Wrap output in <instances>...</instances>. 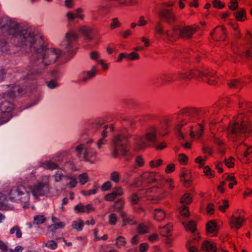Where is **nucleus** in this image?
Returning <instances> with one entry per match:
<instances>
[{
  "label": "nucleus",
  "mask_w": 252,
  "mask_h": 252,
  "mask_svg": "<svg viewBox=\"0 0 252 252\" xmlns=\"http://www.w3.org/2000/svg\"><path fill=\"white\" fill-rule=\"evenodd\" d=\"M179 212L182 216L188 217L189 216V210L188 206L183 205L179 208Z\"/></svg>",
  "instance_id": "5fc2aeb1"
},
{
  "label": "nucleus",
  "mask_w": 252,
  "mask_h": 252,
  "mask_svg": "<svg viewBox=\"0 0 252 252\" xmlns=\"http://www.w3.org/2000/svg\"><path fill=\"white\" fill-rule=\"evenodd\" d=\"M207 159V157H198L197 158L195 159V162L197 163H198V166L200 168H202L204 164H205V161Z\"/></svg>",
  "instance_id": "bf43d9fd"
},
{
  "label": "nucleus",
  "mask_w": 252,
  "mask_h": 252,
  "mask_svg": "<svg viewBox=\"0 0 252 252\" xmlns=\"http://www.w3.org/2000/svg\"><path fill=\"white\" fill-rule=\"evenodd\" d=\"M163 163V160L159 158L157 160H152L149 162V165L151 167L154 168L158 167L160 166Z\"/></svg>",
  "instance_id": "864d4df0"
},
{
  "label": "nucleus",
  "mask_w": 252,
  "mask_h": 252,
  "mask_svg": "<svg viewBox=\"0 0 252 252\" xmlns=\"http://www.w3.org/2000/svg\"><path fill=\"white\" fill-rule=\"evenodd\" d=\"M126 244V241L125 237L122 236L118 237L115 240V246L118 248H121L125 247Z\"/></svg>",
  "instance_id": "c9c22d12"
},
{
  "label": "nucleus",
  "mask_w": 252,
  "mask_h": 252,
  "mask_svg": "<svg viewBox=\"0 0 252 252\" xmlns=\"http://www.w3.org/2000/svg\"><path fill=\"white\" fill-rule=\"evenodd\" d=\"M42 166L44 168L49 170H54L58 168V165L51 161H46L43 162Z\"/></svg>",
  "instance_id": "4c0bfd02"
},
{
  "label": "nucleus",
  "mask_w": 252,
  "mask_h": 252,
  "mask_svg": "<svg viewBox=\"0 0 252 252\" xmlns=\"http://www.w3.org/2000/svg\"><path fill=\"white\" fill-rule=\"evenodd\" d=\"M155 189L154 188H150L140 189L137 192L132 193L128 197V199L132 205L138 204L141 197L147 198L148 200H157L158 199L157 196L149 195V193L152 192Z\"/></svg>",
  "instance_id": "0eeeda50"
},
{
  "label": "nucleus",
  "mask_w": 252,
  "mask_h": 252,
  "mask_svg": "<svg viewBox=\"0 0 252 252\" xmlns=\"http://www.w3.org/2000/svg\"><path fill=\"white\" fill-rule=\"evenodd\" d=\"M176 80L177 78L174 74L162 73L155 80L154 84L158 86H163L168 84H171Z\"/></svg>",
  "instance_id": "9d476101"
},
{
  "label": "nucleus",
  "mask_w": 252,
  "mask_h": 252,
  "mask_svg": "<svg viewBox=\"0 0 252 252\" xmlns=\"http://www.w3.org/2000/svg\"><path fill=\"white\" fill-rule=\"evenodd\" d=\"M203 250L207 252H216L217 251L216 245L209 241H206L202 245Z\"/></svg>",
  "instance_id": "7c9ffc66"
},
{
  "label": "nucleus",
  "mask_w": 252,
  "mask_h": 252,
  "mask_svg": "<svg viewBox=\"0 0 252 252\" xmlns=\"http://www.w3.org/2000/svg\"><path fill=\"white\" fill-rule=\"evenodd\" d=\"M181 181L185 184L189 182L188 178L189 177V172L186 168H183L181 173Z\"/></svg>",
  "instance_id": "a18cd8bd"
},
{
  "label": "nucleus",
  "mask_w": 252,
  "mask_h": 252,
  "mask_svg": "<svg viewBox=\"0 0 252 252\" xmlns=\"http://www.w3.org/2000/svg\"><path fill=\"white\" fill-rule=\"evenodd\" d=\"M170 126V122L169 120H165L162 122V126L165 130V131L160 134L163 136L166 135L168 133V129Z\"/></svg>",
  "instance_id": "69168bd1"
},
{
  "label": "nucleus",
  "mask_w": 252,
  "mask_h": 252,
  "mask_svg": "<svg viewBox=\"0 0 252 252\" xmlns=\"http://www.w3.org/2000/svg\"><path fill=\"white\" fill-rule=\"evenodd\" d=\"M178 160L180 164L186 165L188 164L189 158L184 154H180L178 156Z\"/></svg>",
  "instance_id": "3c124183"
},
{
  "label": "nucleus",
  "mask_w": 252,
  "mask_h": 252,
  "mask_svg": "<svg viewBox=\"0 0 252 252\" xmlns=\"http://www.w3.org/2000/svg\"><path fill=\"white\" fill-rule=\"evenodd\" d=\"M9 232L10 234H15L16 237L18 239L22 237V233L20 227L18 225L14 226L11 228Z\"/></svg>",
  "instance_id": "79ce46f5"
},
{
  "label": "nucleus",
  "mask_w": 252,
  "mask_h": 252,
  "mask_svg": "<svg viewBox=\"0 0 252 252\" xmlns=\"http://www.w3.org/2000/svg\"><path fill=\"white\" fill-rule=\"evenodd\" d=\"M226 132L229 140L236 141L252 132V121L244 114H239L230 121Z\"/></svg>",
  "instance_id": "7ed1b4c3"
},
{
  "label": "nucleus",
  "mask_w": 252,
  "mask_h": 252,
  "mask_svg": "<svg viewBox=\"0 0 252 252\" xmlns=\"http://www.w3.org/2000/svg\"><path fill=\"white\" fill-rule=\"evenodd\" d=\"M228 6L231 10H235L238 7V2L237 0H231Z\"/></svg>",
  "instance_id": "0e129e2a"
},
{
  "label": "nucleus",
  "mask_w": 252,
  "mask_h": 252,
  "mask_svg": "<svg viewBox=\"0 0 252 252\" xmlns=\"http://www.w3.org/2000/svg\"><path fill=\"white\" fill-rule=\"evenodd\" d=\"M124 194L123 189L121 187H117L112 192L105 195L104 199L107 201H113L118 196H123Z\"/></svg>",
  "instance_id": "f3484780"
},
{
  "label": "nucleus",
  "mask_w": 252,
  "mask_h": 252,
  "mask_svg": "<svg viewBox=\"0 0 252 252\" xmlns=\"http://www.w3.org/2000/svg\"><path fill=\"white\" fill-rule=\"evenodd\" d=\"M84 226V222L81 219L73 221L71 224V228L77 231H82Z\"/></svg>",
  "instance_id": "473e14b6"
},
{
  "label": "nucleus",
  "mask_w": 252,
  "mask_h": 252,
  "mask_svg": "<svg viewBox=\"0 0 252 252\" xmlns=\"http://www.w3.org/2000/svg\"><path fill=\"white\" fill-rule=\"evenodd\" d=\"M65 38L67 42L66 48L68 52L72 50L73 48H76V42L78 38L77 33L73 31L67 32L65 35Z\"/></svg>",
  "instance_id": "2eb2a0df"
},
{
  "label": "nucleus",
  "mask_w": 252,
  "mask_h": 252,
  "mask_svg": "<svg viewBox=\"0 0 252 252\" xmlns=\"http://www.w3.org/2000/svg\"><path fill=\"white\" fill-rule=\"evenodd\" d=\"M199 80L211 85H215L218 83V77L214 71H211L208 69H200Z\"/></svg>",
  "instance_id": "6e6552de"
},
{
  "label": "nucleus",
  "mask_w": 252,
  "mask_h": 252,
  "mask_svg": "<svg viewBox=\"0 0 252 252\" xmlns=\"http://www.w3.org/2000/svg\"><path fill=\"white\" fill-rule=\"evenodd\" d=\"M148 228L147 226L144 224H140L137 228V231L140 234H143L148 232Z\"/></svg>",
  "instance_id": "6e6d98bb"
},
{
  "label": "nucleus",
  "mask_w": 252,
  "mask_h": 252,
  "mask_svg": "<svg viewBox=\"0 0 252 252\" xmlns=\"http://www.w3.org/2000/svg\"><path fill=\"white\" fill-rule=\"evenodd\" d=\"M9 199L12 202L20 201L25 203L24 208H28L30 194L22 186L14 187L9 192Z\"/></svg>",
  "instance_id": "423d86ee"
},
{
  "label": "nucleus",
  "mask_w": 252,
  "mask_h": 252,
  "mask_svg": "<svg viewBox=\"0 0 252 252\" xmlns=\"http://www.w3.org/2000/svg\"><path fill=\"white\" fill-rule=\"evenodd\" d=\"M229 207V202L227 200H224L222 201V205L219 206V209L221 212H225L226 209Z\"/></svg>",
  "instance_id": "e2e57ef3"
},
{
  "label": "nucleus",
  "mask_w": 252,
  "mask_h": 252,
  "mask_svg": "<svg viewBox=\"0 0 252 252\" xmlns=\"http://www.w3.org/2000/svg\"><path fill=\"white\" fill-rule=\"evenodd\" d=\"M51 220L53 224L49 225L48 228L52 232H54L56 229L63 228L65 225L64 222L60 221V219L55 216H52Z\"/></svg>",
  "instance_id": "aec40b11"
},
{
  "label": "nucleus",
  "mask_w": 252,
  "mask_h": 252,
  "mask_svg": "<svg viewBox=\"0 0 252 252\" xmlns=\"http://www.w3.org/2000/svg\"><path fill=\"white\" fill-rule=\"evenodd\" d=\"M98 188L94 186V188L89 190H83L81 191L82 194L85 196H90L92 194H95L97 191Z\"/></svg>",
  "instance_id": "680f3d73"
},
{
  "label": "nucleus",
  "mask_w": 252,
  "mask_h": 252,
  "mask_svg": "<svg viewBox=\"0 0 252 252\" xmlns=\"http://www.w3.org/2000/svg\"><path fill=\"white\" fill-rule=\"evenodd\" d=\"M74 211L77 213H89L95 211L92 204H88L86 205H83L82 204H79L74 206Z\"/></svg>",
  "instance_id": "6ab92c4d"
},
{
  "label": "nucleus",
  "mask_w": 252,
  "mask_h": 252,
  "mask_svg": "<svg viewBox=\"0 0 252 252\" xmlns=\"http://www.w3.org/2000/svg\"><path fill=\"white\" fill-rule=\"evenodd\" d=\"M244 161L252 160V147H248L243 153Z\"/></svg>",
  "instance_id": "ea45409f"
},
{
  "label": "nucleus",
  "mask_w": 252,
  "mask_h": 252,
  "mask_svg": "<svg viewBox=\"0 0 252 252\" xmlns=\"http://www.w3.org/2000/svg\"><path fill=\"white\" fill-rule=\"evenodd\" d=\"M121 178V174L117 171H114L110 173V179L115 183H118Z\"/></svg>",
  "instance_id": "58836bf2"
},
{
  "label": "nucleus",
  "mask_w": 252,
  "mask_h": 252,
  "mask_svg": "<svg viewBox=\"0 0 252 252\" xmlns=\"http://www.w3.org/2000/svg\"><path fill=\"white\" fill-rule=\"evenodd\" d=\"M78 31L85 39L89 40L93 39L91 35L93 32L92 29L86 27H81L79 28Z\"/></svg>",
  "instance_id": "c85d7f7f"
},
{
  "label": "nucleus",
  "mask_w": 252,
  "mask_h": 252,
  "mask_svg": "<svg viewBox=\"0 0 252 252\" xmlns=\"http://www.w3.org/2000/svg\"><path fill=\"white\" fill-rule=\"evenodd\" d=\"M120 216L122 219L123 226H125L127 224L134 225L137 223L134 217L132 216H128L126 212H122Z\"/></svg>",
  "instance_id": "b1692460"
},
{
  "label": "nucleus",
  "mask_w": 252,
  "mask_h": 252,
  "mask_svg": "<svg viewBox=\"0 0 252 252\" xmlns=\"http://www.w3.org/2000/svg\"><path fill=\"white\" fill-rule=\"evenodd\" d=\"M155 30L156 33L161 35L165 38L166 31H164L162 25L160 22L156 23L155 27Z\"/></svg>",
  "instance_id": "e433bc0d"
},
{
  "label": "nucleus",
  "mask_w": 252,
  "mask_h": 252,
  "mask_svg": "<svg viewBox=\"0 0 252 252\" xmlns=\"http://www.w3.org/2000/svg\"><path fill=\"white\" fill-rule=\"evenodd\" d=\"M114 147V151L112 153L113 158L119 156L126 157V160H129L132 157V155L129 153V147L126 136L124 135H117L113 139Z\"/></svg>",
  "instance_id": "39448f33"
},
{
  "label": "nucleus",
  "mask_w": 252,
  "mask_h": 252,
  "mask_svg": "<svg viewBox=\"0 0 252 252\" xmlns=\"http://www.w3.org/2000/svg\"><path fill=\"white\" fill-rule=\"evenodd\" d=\"M118 220L117 215L115 213H111L108 216V222L112 225L116 224Z\"/></svg>",
  "instance_id": "603ef678"
},
{
  "label": "nucleus",
  "mask_w": 252,
  "mask_h": 252,
  "mask_svg": "<svg viewBox=\"0 0 252 252\" xmlns=\"http://www.w3.org/2000/svg\"><path fill=\"white\" fill-rule=\"evenodd\" d=\"M244 82L241 79H231L228 81V86L232 89H241L244 86Z\"/></svg>",
  "instance_id": "bb28decb"
},
{
  "label": "nucleus",
  "mask_w": 252,
  "mask_h": 252,
  "mask_svg": "<svg viewBox=\"0 0 252 252\" xmlns=\"http://www.w3.org/2000/svg\"><path fill=\"white\" fill-rule=\"evenodd\" d=\"M159 131L158 127L151 125L147 127L144 133L135 138V145L137 149H143L155 145L158 140Z\"/></svg>",
  "instance_id": "20e7f679"
},
{
  "label": "nucleus",
  "mask_w": 252,
  "mask_h": 252,
  "mask_svg": "<svg viewBox=\"0 0 252 252\" xmlns=\"http://www.w3.org/2000/svg\"><path fill=\"white\" fill-rule=\"evenodd\" d=\"M236 20L238 21L243 22L247 19L246 12L244 9H241L240 11L234 13Z\"/></svg>",
  "instance_id": "72a5a7b5"
},
{
  "label": "nucleus",
  "mask_w": 252,
  "mask_h": 252,
  "mask_svg": "<svg viewBox=\"0 0 252 252\" xmlns=\"http://www.w3.org/2000/svg\"><path fill=\"white\" fill-rule=\"evenodd\" d=\"M187 80H191V79H199L200 75V69H194L188 71L184 72Z\"/></svg>",
  "instance_id": "cd10ccee"
},
{
  "label": "nucleus",
  "mask_w": 252,
  "mask_h": 252,
  "mask_svg": "<svg viewBox=\"0 0 252 252\" xmlns=\"http://www.w3.org/2000/svg\"><path fill=\"white\" fill-rule=\"evenodd\" d=\"M158 15L160 20L168 23H172L175 21V15L172 9L160 8Z\"/></svg>",
  "instance_id": "ddd939ff"
},
{
  "label": "nucleus",
  "mask_w": 252,
  "mask_h": 252,
  "mask_svg": "<svg viewBox=\"0 0 252 252\" xmlns=\"http://www.w3.org/2000/svg\"><path fill=\"white\" fill-rule=\"evenodd\" d=\"M245 222L244 216L235 212L230 218L229 224L231 228L238 230L244 225Z\"/></svg>",
  "instance_id": "9b49d317"
},
{
  "label": "nucleus",
  "mask_w": 252,
  "mask_h": 252,
  "mask_svg": "<svg viewBox=\"0 0 252 252\" xmlns=\"http://www.w3.org/2000/svg\"><path fill=\"white\" fill-rule=\"evenodd\" d=\"M112 184L110 181H107L103 183L101 186V190L102 191H105L111 189Z\"/></svg>",
  "instance_id": "338daca9"
},
{
  "label": "nucleus",
  "mask_w": 252,
  "mask_h": 252,
  "mask_svg": "<svg viewBox=\"0 0 252 252\" xmlns=\"http://www.w3.org/2000/svg\"><path fill=\"white\" fill-rule=\"evenodd\" d=\"M214 141L215 143L220 146V152L224 153L225 148L223 142L219 137H217L216 134L214 135Z\"/></svg>",
  "instance_id": "de8ad7c7"
},
{
  "label": "nucleus",
  "mask_w": 252,
  "mask_h": 252,
  "mask_svg": "<svg viewBox=\"0 0 252 252\" xmlns=\"http://www.w3.org/2000/svg\"><path fill=\"white\" fill-rule=\"evenodd\" d=\"M213 38L218 41H223L226 37V32L224 26L216 27L212 33Z\"/></svg>",
  "instance_id": "dca6fc26"
},
{
  "label": "nucleus",
  "mask_w": 252,
  "mask_h": 252,
  "mask_svg": "<svg viewBox=\"0 0 252 252\" xmlns=\"http://www.w3.org/2000/svg\"><path fill=\"white\" fill-rule=\"evenodd\" d=\"M212 4L215 8L218 9H222L225 6V3L220 1V0H213Z\"/></svg>",
  "instance_id": "13d9d810"
},
{
  "label": "nucleus",
  "mask_w": 252,
  "mask_h": 252,
  "mask_svg": "<svg viewBox=\"0 0 252 252\" xmlns=\"http://www.w3.org/2000/svg\"><path fill=\"white\" fill-rule=\"evenodd\" d=\"M230 101V100L228 98L225 97L223 98L220 100H219L218 102L214 105V107L220 106L221 107L226 105L228 104V102Z\"/></svg>",
  "instance_id": "052dcab7"
},
{
  "label": "nucleus",
  "mask_w": 252,
  "mask_h": 252,
  "mask_svg": "<svg viewBox=\"0 0 252 252\" xmlns=\"http://www.w3.org/2000/svg\"><path fill=\"white\" fill-rule=\"evenodd\" d=\"M218 229V224L215 220H209L206 225V233L210 236H217Z\"/></svg>",
  "instance_id": "a211bd4d"
},
{
  "label": "nucleus",
  "mask_w": 252,
  "mask_h": 252,
  "mask_svg": "<svg viewBox=\"0 0 252 252\" xmlns=\"http://www.w3.org/2000/svg\"><path fill=\"white\" fill-rule=\"evenodd\" d=\"M192 201V197L190 193H185L181 198L180 202L182 204H189Z\"/></svg>",
  "instance_id": "a19ab883"
},
{
  "label": "nucleus",
  "mask_w": 252,
  "mask_h": 252,
  "mask_svg": "<svg viewBox=\"0 0 252 252\" xmlns=\"http://www.w3.org/2000/svg\"><path fill=\"white\" fill-rule=\"evenodd\" d=\"M79 182L81 185H84L89 181V176L86 173L80 174L78 176Z\"/></svg>",
  "instance_id": "8fccbe9b"
},
{
  "label": "nucleus",
  "mask_w": 252,
  "mask_h": 252,
  "mask_svg": "<svg viewBox=\"0 0 252 252\" xmlns=\"http://www.w3.org/2000/svg\"><path fill=\"white\" fill-rule=\"evenodd\" d=\"M0 250L2 252H23L24 248L21 246H17L14 249H9L7 244L0 240Z\"/></svg>",
  "instance_id": "412c9836"
},
{
  "label": "nucleus",
  "mask_w": 252,
  "mask_h": 252,
  "mask_svg": "<svg viewBox=\"0 0 252 252\" xmlns=\"http://www.w3.org/2000/svg\"><path fill=\"white\" fill-rule=\"evenodd\" d=\"M46 220V218L44 215H36L33 218V223L40 224L43 223Z\"/></svg>",
  "instance_id": "49530a36"
},
{
  "label": "nucleus",
  "mask_w": 252,
  "mask_h": 252,
  "mask_svg": "<svg viewBox=\"0 0 252 252\" xmlns=\"http://www.w3.org/2000/svg\"><path fill=\"white\" fill-rule=\"evenodd\" d=\"M84 149L85 150L84 154V158L86 161H90L91 163L96 161V153L94 152L91 149L87 148L86 144H80L75 148V150L78 153V155L81 154V153Z\"/></svg>",
  "instance_id": "1a4fd4ad"
},
{
  "label": "nucleus",
  "mask_w": 252,
  "mask_h": 252,
  "mask_svg": "<svg viewBox=\"0 0 252 252\" xmlns=\"http://www.w3.org/2000/svg\"><path fill=\"white\" fill-rule=\"evenodd\" d=\"M43 246L51 250H56L58 247V243L55 240H48L46 242H43Z\"/></svg>",
  "instance_id": "f704fd0d"
},
{
  "label": "nucleus",
  "mask_w": 252,
  "mask_h": 252,
  "mask_svg": "<svg viewBox=\"0 0 252 252\" xmlns=\"http://www.w3.org/2000/svg\"><path fill=\"white\" fill-rule=\"evenodd\" d=\"M172 230V225L168 223L160 228V233L163 237H168L171 235Z\"/></svg>",
  "instance_id": "2f4dec72"
},
{
  "label": "nucleus",
  "mask_w": 252,
  "mask_h": 252,
  "mask_svg": "<svg viewBox=\"0 0 252 252\" xmlns=\"http://www.w3.org/2000/svg\"><path fill=\"white\" fill-rule=\"evenodd\" d=\"M198 28V26L196 25L186 26L179 28L178 31L180 32V38L185 39L191 38L197 32Z\"/></svg>",
  "instance_id": "f8f14e48"
},
{
  "label": "nucleus",
  "mask_w": 252,
  "mask_h": 252,
  "mask_svg": "<svg viewBox=\"0 0 252 252\" xmlns=\"http://www.w3.org/2000/svg\"><path fill=\"white\" fill-rule=\"evenodd\" d=\"M8 32L9 34L18 36V39L21 41L22 45L29 44L31 48H34L36 52L34 56L36 57L39 54H41V67L43 65H48L55 63L58 59L63 55L59 50L46 48L44 45V40L42 37L35 36L33 34L29 32L27 30H23L19 32L17 25L13 28H9Z\"/></svg>",
  "instance_id": "f03ea898"
},
{
  "label": "nucleus",
  "mask_w": 252,
  "mask_h": 252,
  "mask_svg": "<svg viewBox=\"0 0 252 252\" xmlns=\"http://www.w3.org/2000/svg\"><path fill=\"white\" fill-rule=\"evenodd\" d=\"M65 178L66 179L70 180V182L67 184V186L69 188H73L76 186L77 180L75 177L65 176Z\"/></svg>",
  "instance_id": "09e8293b"
},
{
  "label": "nucleus",
  "mask_w": 252,
  "mask_h": 252,
  "mask_svg": "<svg viewBox=\"0 0 252 252\" xmlns=\"http://www.w3.org/2000/svg\"><path fill=\"white\" fill-rule=\"evenodd\" d=\"M121 26V23L117 18H114L112 19V23L110 24V28L114 30L116 28H119Z\"/></svg>",
  "instance_id": "4d7b16f0"
},
{
  "label": "nucleus",
  "mask_w": 252,
  "mask_h": 252,
  "mask_svg": "<svg viewBox=\"0 0 252 252\" xmlns=\"http://www.w3.org/2000/svg\"><path fill=\"white\" fill-rule=\"evenodd\" d=\"M185 228L187 231L193 233L196 229V223L194 221H189L187 225H185Z\"/></svg>",
  "instance_id": "37998d69"
},
{
  "label": "nucleus",
  "mask_w": 252,
  "mask_h": 252,
  "mask_svg": "<svg viewBox=\"0 0 252 252\" xmlns=\"http://www.w3.org/2000/svg\"><path fill=\"white\" fill-rule=\"evenodd\" d=\"M209 109L205 107L187 106L180 110L175 129L182 137L189 132L191 138H200L209 118Z\"/></svg>",
  "instance_id": "f257e3e1"
},
{
  "label": "nucleus",
  "mask_w": 252,
  "mask_h": 252,
  "mask_svg": "<svg viewBox=\"0 0 252 252\" xmlns=\"http://www.w3.org/2000/svg\"><path fill=\"white\" fill-rule=\"evenodd\" d=\"M125 205V200L122 198H120L115 201L113 208L115 211L119 213L120 215L122 212H126L124 211Z\"/></svg>",
  "instance_id": "5701e85b"
},
{
  "label": "nucleus",
  "mask_w": 252,
  "mask_h": 252,
  "mask_svg": "<svg viewBox=\"0 0 252 252\" xmlns=\"http://www.w3.org/2000/svg\"><path fill=\"white\" fill-rule=\"evenodd\" d=\"M203 173L208 178H212L215 177V173L208 166H206L203 168Z\"/></svg>",
  "instance_id": "c03bdc74"
},
{
  "label": "nucleus",
  "mask_w": 252,
  "mask_h": 252,
  "mask_svg": "<svg viewBox=\"0 0 252 252\" xmlns=\"http://www.w3.org/2000/svg\"><path fill=\"white\" fill-rule=\"evenodd\" d=\"M234 158L231 157L224 160L225 164L228 168H232L234 166Z\"/></svg>",
  "instance_id": "774afa93"
},
{
  "label": "nucleus",
  "mask_w": 252,
  "mask_h": 252,
  "mask_svg": "<svg viewBox=\"0 0 252 252\" xmlns=\"http://www.w3.org/2000/svg\"><path fill=\"white\" fill-rule=\"evenodd\" d=\"M157 174L155 172H147L142 175L143 182L145 183H151L156 182Z\"/></svg>",
  "instance_id": "a878e982"
},
{
  "label": "nucleus",
  "mask_w": 252,
  "mask_h": 252,
  "mask_svg": "<svg viewBox=\"0 0 252 252\" xmlns=\"http://www.w3.org/2000/svg\"><path fill=\"white\" fill-rule=\"evenodd\" d=\"M49 188L48 183L38 182L35 185L30 187V189L32 195L37 198L38 197L44 194V189L48 190Z\"/></svg>",
  "instance_id": "4468645a"
},
{
  "label": "nucleus",
  "mask_w": 252,
  "mask_h": 252,
  "mask_svg": "<svg viewBox=\"0 0 252 252\" xmlns=\"http://www.w3.org/2000/svg\"><path fill=\"white\" fill-rule=\"evenodd\" d=\"M153 218L157 221H162L166 218V213L163 209H155L153 212Z\"/></svg>",
  "instance_id": "4be33fe9"
},
{
  "label": "nucleus",
  "mask_w": 252,
  "mask_h": 252,
  "mask_svg": "<svg viewBox=\"0 0 252 252\" xmlns=\"http://www.w3.org/2000/svg\"><path fill=\"white\" fill-rule=\"evenodd\" d=\"M104 1H117L120 6H129L136 4L139 0H103Z\"/></svg>",
  "instance_id": "c756f323"
},
{
  "label": "nucleus",
  "mask_w": 252,
  "mask_h": 252,
  "mask_svg": "<svg viewBox=\"0 0 252 252\" xmlns=\"http://www.w3.org/2000/svg\"><path fill=\"white\" fill-rule=\"evenodd\" d=\"M179 38H180V32L176 28H174L172 31L166 30L165 39L169 41H173Z\"/></svg>",
  "instance_id": "393cba45"
}]
</instances>
